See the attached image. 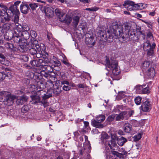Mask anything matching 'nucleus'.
I'll return each instance as SVG.
<instances>
[{"mask_svg":"<svg viewBox=\"0 0 159 159\" xmlns=\"http://www.w3.org/2000/svg\"><path fill=\"white\" fill-rule=\"evenodd\" d=\"M35 93L36 95L40 98L42 96H43V94H44V91L42 90H38L37 92L35 91Z\"/></svg>","mask_w":159,"mask_h":159,"instance_id":"obj_44","label":"nucleus"},{"mask_svg":"<svg viewBox=\"0 0 159 159\" xmlns=\"http://www.w3.org/2000/svg\"><path fill=\"white\" fill-rule=\"evenodd\" d=\"M124 30L123 31V42L125 43L127 42L126 40L128 39L129 35H127V34H130V36H131L132 35V30H131V27L127 23L125 24L124 25Z\"/></svg>","mask_w":159,"mask_h":159,"instance_id":"obj_8","label":"nucleus"},{"mask_svg":"<svg viewBox=\"0 0 159 159\" xmlns=\"http://www.w3.org/2000/svg\"><path fill=\"white\" fill-rule=\"evenodd\" d=\"M98 9V8L97 7H92L91 8H87L86 9V10L90 11H96Z\"/></svg>","mask_w":159,"mask_h":159,"instance_id":"obj_62","label":"nucleus"},{"mask_svg":"<svg viewBox=\"0 0 159 159\" xmlns=\"http://www.w3.org/2000/svg\"><path fill=\"white\" fill-rule=\"evenodd\" d=\"M133 140L135 142H137L139 140V133L137 135H135L133 137Z\"/></svg>","mask_w":159,"mask_h":159,"instance_id":"obj_54","label":"nucleus"},{"mask_svg":"<svg viewBox=\"0 0 159 159\" xmlns=\"http://www.w3.org/2000/svg\"><path fill=\"white\" fill-rule=\"evenodd\" d=\"M141 107L143 111L147 112L149 111L151 108L149 102L146 101L143 102Z\"/></svg>","mask_w":159,"mask_h":159,"instance_id":"obj_15","label":"nucleus"},{"mask_svg":"<svg viewBox=\"0 0 159 159\" xmlns=\"http://www.w3.org/2000/svg\"><path fill=\"white\" fill-rule=\"evenodd\" d=\"M50 61L48 60L45 57L44 59L43 62V65H42L41 66H43L44 67L48 65V64L49 63H50Z\"/></svg>","mask_w":159,"mask_h":159,"instance_id":"obj_46","label":"nucleus"},{"mask_svg":"<svg viewBox=\"0 0 159 159\" xmlns=\"http://www.w3.org/2000/svg\"><path fill=\"white\" fill-rule=\"evenodd\" d=\"M122 6L123 7L125 8L127 10L138 11L139 10V4L130 0L125 1Z\"/></svg>","mask_w":159,"mask_h":159,"instance_id":"obj_6","label":"nucleus"},{"mask_svg":"<svg viewBox=\"0 0 159 159\" xmlns=\"http://www.w3.org/2000/svg\"><path fill=\"white\" fill-rule=\"evenodd\" d=\"M8 12V11L7 10H1L0 9V16L3 17Z\"/></svg>","mask_w":159,"mask_h":159,"instance_id":"obj_51","label":"nucleus"},{"mask_svg":"<svg viewBox=\"0 0 159 159\" xmlns=\"http://www.w3.org/2000/svg\"><path fill=\"white\" fill-rule=\"evenodd\" d=\"M134 101L137 105H139V96H138L135 98Z\"/></svg>","mask_w":159,"mask_h":159,"instance_id":"obj_64","label":"nucleus"},{"mask_svg":"<svg viewBox=\"0 0 159 159\" xmlns=\"http://www.w3.org/2000/svg\"><path fill=\"white\" fill-rule=\"evenodd\" d=\"M0 7L2 8L1 10H7L8 11V9L7 8V7L3 4H0Z\"/></svg>","mask_w":159,"mask_h":159,"instance_id":"obj_61","label":"nucleus"},{"mask_svg":"<svg viewBox=\"0 0 159 159\" xmlns=\"http://www.w3.org/2000/svg\"><path fill=\"white\" fill-rule=\"evenodd\" d=\"M110 30L111 33L113 35L114 38H121L123 39V29L122 26L118 25L116 22L113 23L110 27Z\"/></svg>","mask_w":159,"mask_h":159,"instance_id":"obj_1","label":"nucleus"},{"mask_svg":"<svg viewBox=\"0 0 159 159\" xmlns=\"http://www.w3.org/2000/svg\"><path fill=\"white\" fill-rule=\"evenodd\" d=\"M50 63L54 64L53 65H52L51 66H61V63L59 61H53L52 60H51L50 61Z\"/></svg>","mask_w":159,"mask_h":159,"instance_id":"obj_42","label":"nucleus"},{"mask_svg":"<svg viewBox=\"0 0 159 159\" xmlns=\"http://www.w3.org/2000/svg\"><path fill=\"white\" fill-rule=\"evenodd\" d=\"M5 46L7 48L10 50H12L14 48V46L12 44L8 43L5 44Z\"/></svg>","mask_w":159,"mask_h":159,"instance_id":"obj_45","label":"nucleus"},{"mask_svg":"<svg viewBox=\"0 0 159 159\" xmlns=\"http://www.w3.org/2000/svg\"><path fill=\"white\" fill-rule=\"evenodd\" d=\"M46 15L49 17H52L53 15L54 12L51 7H48L45 10Z\"/></svg>","mask_w":159,"mask_h":159,"instance_id":"obj_22","label":"nucleus"},{"mask_svg":"<svg viewBox=\"0 0 159 159\" xmlns=\"http://www.w3.org/2000/svg\"><path fill=\"white\" fill-rule=\"evenodd\" d=\"M80 17L77 15H75L73 17L72 23L73 25L76 27L79 21Z\"/></svg>","mask_w":159,"mask_h":159,"instance_id":"obj_21","label":"nucleus"},{"mask_svg":"<svg viewBox=\"0 0 159 159\" xmlns=\"http://www.w3.org/2000/svg\"><path fill=\"white\" fill-rule=\"evenodd\" d=\"M146 5L142 3H140V10H142L143 9L145 8Z\"/></svg>","mask_w":159,"mask_h":159,"instance_id":"obj_63","label":"nucleus"},{"mask_svg":"<svg viewBox=\"0 0 159 159\" xmlns=\"http://www.w3.org/2000/svg\"><path fill=\"white\" fill-rule=\"evenodd\" d=\"M30 97L32 100L33 103L34 104H36L40 102V98L36 95L35 91L31 92Z\"/></svg>","mask_w":159,"mask_h":159,"instance_id":"obj_16","label":"nucleus"},{"mask_svg":"<svg viewBox=\"0 0 159 159\" xmlns=\"http://www.w3.org/2000/svg\"><path fill=\"white\" fill-rule=\"evenodd\" d=\"M134 111L133 110H127L126 111H122L120 114L123 120L124 119H127L128 118L131 116L133 113Z\"/></svg>","mask_w":159,"mask_h":159,"instance_id":"obj_10","label":"nucleus"},{"mask_svg":"<svg viewBox=\"0 0 159 159\" xmlns=\"http://www.w3.org/2000/svg\"><path fill=\"white\" fill-rule=\"evenodd\" d=\"M132 125L129 123L125 124L124 130L126 132L129 133L131 130Z\"/></svg>","mask_w":159,"mask_h":159,"instance_id":"obj_32","label":"nucleus"},{"mask_svg":"<svg viewBox=\"0 0 159 159\" xmlns=\"http://www.w3.org/2000/svg\"><path fill=\"white\" fill-rule=\"evenodd\" d=\"M117 141L118 145L120 146H122L127 141V139L123 137H121L118 138Z\"/></svg>","mask_w":159,"mask_h":159,"instance_id":"obj_23","label":"nucleus"},{"mask_svg":"<svg viewBox=\"0 0 159 159\" xmlns=\"http://www.w3.org/2000/svg\"><path fill=\"white\" fill-rule=\"evenodd\" d=\"M18 50L22 52H25L28 50L29 48L27 46L20 45L18 47Z\"/></svg>","mask_w":159,"mask_h":159,"instance_id":"obj_27","label":"nucleus"},{"mask_svg":"<svg viewBox=\"0 0 159 159\" xmlns=\"http://www.w3.org/2000/svg\"><path fill=\"white\" fill-rule=\"evenodd\" d=\"M44 68L45 69V70H43L41 72V74L42 76L49 79L50 81H56V75L54 73L52 72L53 69L51 66L48 65L44 67Z\"/></svg>","mask_w":159,"mask_h":159,"instance_id":"obj_2","label":"nucleus"},{"mask_svg":"<svg viewBox=\"0 0 159 159\" xmlns=\"http://www.w3.org/2000/svg\"><path fill=\"white\" fill-rule=\"evenodd\" d=\"M3 29L6 31L9 30L12 27V24L11 23H6L2 25Z\"/></svg>","mask_w":159,"mask_h":159,"instance_id":"obj_30","label":"nucleus"},{"mask_svg":"<svg viewBox=\"0 0 159 159\" xmlns=\"http://www.w3.org/2000/svg\"><path fill=\"white\" fill-rule=\"evenodd\" d=\"M116 119L117 121H120L121 120H123V119H122V117L120 113L119 114L117 115L116 118Z\"/></svg>","mask_w":159,"mask_h":159,"instance_id":"obj_59","label":"nucleus"},{"mask_svg":"<svg viewBox=\"0 0 159 159\" xmlns=\"http://www.w3.org/2000/svg\"><path fill=\"white\" fill-rule=\"evenodd\" d=\"M60 20L62 22H64L69 25L70 24L71 21L72 20V19L69 15H64L63 17L60 18Z\"/></svg>","mask_w":159,"mask_h":159,"instance_id":"obj_19","label":"nucleus"},{"mask_svg":"<svg viewBox=\"0 0 159 159\" xmlns=\"http://www.w3.org/2000/svg\"><path fill=\"white\" fill-rule=\"evenodd\" d=\"M110 31L109 30L107 31L108 34H109V36L107 38V33L105 31L99 30L98 32V36L100 37L101 40L103 41H107L109 42H112L113 41L114 38L112 33H111V34H110Z\"/></svg>","mask_w":159,"mask_h":159,"instance_id":"obj_7","label":"nucleus"},{"mask_svg":"<svg viewBox=\"0 0 159 159\" xmlns=\"http://www.w3.org/2000/svg\"><path fill=\"white\" fill-rule=\"evenodd\" d=\"M30 64L32 66L34 67H39L38 62V60L34 59L32 60L30 62Z\"/></svg>","mask_w":159,"mask_h":159,"instance_id":"obj_40","label":"nucleus"},{"mask_svg":"<svg viewBox=\"0 0 159 159\" xmlns=\"http://www.w3.org/2000/svg\"><path fill=\"white\" fill-rule=\"evenodd\" d=\"M125 95L123 92H119L116 97V98L118 100H119L121 99L122 98L125 97Z\"/></svg>","mask_w":159,"mask_h":159,"instance_id":"obj_43","label":"nucleus"},{"mask_svg":"<svg viewBox=\"0 0 159 159\" xmlns=\"http://www.w3.org/2000/svg\"><path fill=\"white\" fill-rule=\"evenodd\" d=\"M115 117V116L114 115L110 116L107 119V120L109 122L112 121L114 120Z\"/></svg>","mask_w":159,"mask_h":159,"instance_id":"obj_55","label":"nucleus"},{"mask_svg":"<svg viewBox=\"0 0 159 159\" xmlns=\"http://www.w3.org/2000/svg\"><path fill=\"white\" fill-rule=\"evenodd\" d=\"M22 59L24 61L27 62L29 60V57L28 56L24 55L22 56Z\"/></svg>","mask_w":159,"mask_h":159,"instance_id":"obj_58","label":"nucleus"},{"mask_svg":"<svg viewBox=\"0 0 159 159\" xmlns=\"http://www.w3.org/2000/svg\"><path fill=\"white\" fill-rule=\"evenodd\" d=\"M11 77V73L8 69H6L4 71L0 72V80H3L6 77L10 78Z\"/></svg>","mask_w":159,"mask_h":159,"instance_id":"obj_11","label":"nucleus"},{"mask_svg":"<svg viewBox=\"0 0 159 159\" xmlns=\"http://www.w3.org/2000/svg\"><path fill=\"white\" fill-rule=\"evenodd\" d=\"M105 61L107 67L112 69V73L114 75H117L119 74L120 71L117 67L118 63L116 61L112 60L110 62L109 59L106 57Z\"/></svg>","mask_w":159,"mask_h":159,"instance_id":"obj_5","label":"nucleus"},{"mask_svg":"<svg viewBox=\"0 0 159 159\" xmlns=\"http://www.w3.org/2000/svg\"><path fill=\"white\" fill-rule=\"evenodd\" d=\"M4 52V49L0 51V63L3 65L8 66L10 64V62L6 59L5 57L2 54Z\"/></svg>","mask_w":159,"mask_h":159,"instance_id":"obj_13","label":"nucleus"},{"mask_svg":"<svg viewBox=\"0 0 159 159\" xmlns=\"http://www.w3.org/2000/svg\"><path fill=\"white\" fill-rule=\"evenodd\" d=\"M137 34V32L136 31H134V30H132V35L131 36H130V34H127V35H129L128 39L126 40L125 41H128L129 39H132L133 40H136L137 39V38H138V37H136Z\"/></svg>","mask_w":159,"mask_h":159,"instance_id":"obj_26","label":"nucleus"},{"mask_svg":"<svg viewBox=\"0 0 159 159\" xmlns=\"http://www.w3.org/2000/svg\"><path fill=\"white\" fill-rule=\"evenodd\" d=\"M22 34V38L23 37L26 40L30 38V34L28 31H23L21 32Z\"/></svg>","mask_w":159,"mask_h":159,"instance_id":"obj_36","label":"nucleus"},{"mask_svg":"<svg viewBox=\"0 0 159 159\" xmlns=\"http://www.w3.org/2000/svg\"><path fill=\"white\" fill-rule=\"evenodd\" d=\"M150 64L149 61H144L142 65L141 68L144 70H145L149 66Z\"/></svg>","mask_w":159,"mask_h":159,"instance_id":"obj_39","label":"nucleus"},{"mask_svg":"<svg viewBox=\"0 0 159 159\" xmlns=\"http://www.w3.org/2000/svg\"><path fill=\"white\" fill-rule=\"evenodd\" d=\"M60 82H61V87H62V86L63 85H65V84H66V85H67L70 84L69 82L66 80H62V81H60L59 82V84H60Z\"/></svg>","mask_w":159,"mask_h":159,"instance_id":"obj_57","label":"nucleus"},{"mask_svg":"<svg viewBox=\"0 0 159 159\" xmlns=\"http://www.w3.org/2000/svg\"><path fill=\"white\" fill-rule=\"evenodd\" d=\"M62 87L63 90L66 91L69 90L71 88V86L70 85H67V86H63Z\"/></svg>","mask_w":159,"mask_h":159,"instance_id":"obj_48","label":"nucleus"},{"mask_svg":"<svg viewBox=\"0 0 159 159\" xmlns=\"http://www.w3.org/2000/svg\"><path fill=\"white\" fill-rule=\"evenodd\" d=\"M39 103H41L43 104L44 107H46L48 106V102L45 100H42L41 101H40V102Z\"/></svg>","mask_w":159,"mask_h":159,"instance_id":"obj_52","label":"nucleus"},{"mask_svg":"<svg viewBox=\"0 0 159 159\" xmlns=\"http://www.w3.org/2000/svg\"><path fill=\"white\" fill-rule=\"evenodd\" d=\"M8 11V12L7 13V14H6L5 16H3V19L4 20V21L8 22L10 21L11 18V15H9L8 14L9 13Z\"/></svg>","mask_w":159,"mask_h":159,"instance_id":"obj_37","label":"nucleus"},{"mask_svg":"<svg viewBox=\"0 0 159 159\" xmlns=\"http://www.w3.org/2000/svg\"><path fill=\"white\" fill-rule=\"evenodd\" d=\"M61 86L57 87L53 90V92L54 94L57 95H58L61 92L62 90Z\"/></svg>","mask_w":159,"mask_h":159,"instance_id":"obj_35","label":"nucleus"},{"mask_svg":"<svg viewBox=\"0 0 159 159\" xmlns=\"http://www.w3.org/2000/svg\"><path fill=\"white\" fill-rule=\"evenodd\" d=\"M150 43L149 41L148 40L146 41V42L143 43V48L144 50L147 51L150 49Z\"/></svg>","mask_w":159,"mask_h":159,"instance_id":"obj_31","label":"nucleus"},{"mask_svg":"<svg viewBox=\"0 0 159 159\" xmlns=\"http://www.w3.org/2000/svg\"><path fill=\"white\" fill-rule=\"evenodd\" d=\"M105 116L103 115H100L98 116L96 120L97 121L100 122L101 123L102 122L105 120Z\"/></svg>","mask_w":159,"mask_h":159,"instance_id":"obj_38","label":"nucleus"},{"mask_svg":"<svg viewBox=\"0 0 159 159\" xmlns=\"http://www.w3.org/2000/svg\"><path fill=\"white\" fill-rule=\"evenodd\" d=\"M30 33L33 39H35L36 37L37 34L35 31L31 30L30 32Z\"/></svg>","mask_w":159,"mask_h":159,"instance_id":"obj_47","label":"nucleus"},{"mask_svg":"<svg viewBox=\"0 0 159 159\" xmlns=\"http://www.w3.org/2000/svg\"><path fill=\"white\" fill-rule=\"evenodd\" d=\"M21 2L20 1H17L15 2L13 5L11 6L8 10V11H11L13 14L18 15L20 13L19 9L18 8V6L20 4Z\"/></svg>","mask_w":159,"mask_h":159,"instance_id":"obj_9","label":"nucleus"},{"mask_svg":"<svg viewBox=\"0 0 159 159\" xmlns=\"http://www.w3.org/2000/svg\"><path fill=\"white\" fill-rule=\"evenodd\" d=\"M17 26L16 29L18 31L20 32H23V31L28 32L30 30L29 26L26 24H23L22 26L21 25H16Z\"/></svg>","mask_w":159,"mask_h":159,"instance_id":"obj_17","label":"nucleus"},{"mask_svg":"<svg viewBox=\"0 0 159 159\" xmlns=\"http://www.w3.org/2000/svg\"><path fill=\"white\" fill-rule=\"evenodd\" d=\"M147 54L149 56H152L154 53L153 49H149L147 51Z\"/></svg>","mask_w":159,"mask_h":159,"instance_id":"obj_53","label":"nucleus"},{"mask_svg":"<svg viewBox=\"0 0 159 159\" xmlns=\"http://www.w3.org/2000/svg\"><path fill=\"white\" fill-rule=\"evenodd\" d=\"M112 154L113 155L116 156L119 158H122V154H121V153H119L117 152L116 151H113L112 152Z\"/></svg>","mask_w":159,"mask_h":159,"instance_id":"obj_49","label":"nucleus"},{"mask_svg":"<svg viewBox=\"0 0 159 159\" xmlns=\"http://www.w3.org/2000/svg\"><path fill=\"white\" fill-rule=\"evenodd\" d=\"M15 15L14 18V21L16 24H18L17 23L19 20V16L17 15Z\"/></svg>","mask_w":159,"mask_h":159,"instance_id":"obj_60","label":"nucleus"},{"mask_svg":"<svg viewBox=\"0 0 159 159\" xmlns=\"http://www.w3.org/2000/svg\"><path fill=\"white\" fill-rule=\"evenodd\" d=\"M28 100L27 97L26 96L20 97L17 99L16 103L18 105H22L26 102Z\"/></svg>","mask_w":159,"mask_h":159,"instance_id":"obj_20","label":"nucleus"},{"mask_svg":"<svg viewBox=\"0 0 159 159\" xmlns=\"http://www.w3.org/2000/svg\"><path fill=\"white\" fill-rule=\"evenodd\" d=\"M43 95L44 96L42 97L43 100L47 99L52 96V94L51 93H49L48 94H46L44 93V94Z\"/></svg>","mask_w":159,"mask_h":159,"instance_id":"obj_50","label":"nucleus"},{"mask_svg":"<svg viewBox=\"0 0 159 159\" xmlns=\"http://www.w3.org/2000/svg\"><path fill=\"white\" fill-rule=\"evenodd\" d=\"M29 53L30 54L34 56V57L36 54L37 53V52H38L36 48H35V47H32L31 48L29 49Z\"/></svg>","mask_w":159,"mask_h":159,"instance_id":"obj_33","label":"nucleus"},{"mask_svg":"<svg viewBox=\"0 0 159 159\" xmlns=\"http://www.w3.org/2000/svg\"><path fill=\"white\" fill-rule=\"evenodd\" d=\"M147 75L149 78L152 79L155 75V70L153 68H151L148 70Z\"/></svg>","mask_w":159,"mask_h":159,"instance_id":"obj_25","label":"nucleus"},{"mask_svg":"<svg viewBox=\"0 0 159 159\" xmlns=\"http://www.w3.org/2000/svg\"><path fill=\"white\" fill-rule=\"evenodd\" d=\"M32 10L33 11L36 10V8L38 7L39 4L38 3H30L29 5Z\"/></svg>","mask_w":159,"mask_h":159,"instance_id":"obj_41","label":"nucleus"},{"mask_svg":"<svg viewBox=\"0 0 159 159\" xmlns=\"http://www.w3.org/2000/svg\"><path fill=\"white\" fill-rule=\"evenodd\" d=\"M145 85H140V90H141V88H142V90L141 91V93L143 94H148L150 92V90L148 87H146L143 88V86L144 87Z\"/></svg>","mask_w":159,"mask_h":159,"instance_id":"obj_28","label":"nucleus"},{"mask_svg":"<svg viewBox=\"0 0 159 159\" xmlns=\"http://www.w3.org/2000/svg\"><path fill=\"white\" fill-rule=\"evenodd\" d=\"M30 105H24L21 109V112L23 113H25L28 112L30 107Z\"/></svg>","mask_w":159,"mask_h":159,"instance_id":"obj_34","label":"nucleus"},{"mask_svg":"<svg viewBox=\"0 0 159 159\" xmlns=\"http://www.w3.org/2000/svg\"><path fill=\"white\" fill-rule=\"evenodd\" d=\"M55 14L60 20V18L63 17L64 16V14L61 12V10L58 8H56L55 10Z\"/></svg>","mask_w":159,"mask_h":159,"instance_id":"obj_29","label":"nucleus"},{"mask_svg":"<svg viewBox=\"0 0 159 159\" xmlns=\"http://www.w3.org/2000/svg\"><path fill=\"white\" fill-rule=\"evenodd\" d=\"M111 139L113 140H115L117 138V135L114 132H111Z\"/></svg>","mask_w":159,"mask_h":159,"instance_id":"obj_56","label":"nucleus"},{"mask_svg":"<svg viewBox=\"0 0 159 159\" xmlns=\"http://www.w3.org/2000/svg\"><path fill=\"white\" fill-rule=\"evenodd\" d=\"M20 10L22 13L25 14H27L29 11H30L29 5L23 3L20 4Z\"/></svg>","mask_w":159,"mask_h":159,"instance_id":"obj_14","label":"nucleus"},{"mask_svg":"<svg viewBox=\"0 0 159 159\" xmlns=\"http://www.w3.org/2000/svg\"><path fill=\"white\" fill-rule=\"evenodd\" d=\"M1 94L2 95V97L4 98L3 102L5 105L10 106L13 103L14 100L16 98V96L12 94L10 92L5 91H2Z\"/></svg>","mask_w":159,"mask_h":159,"instance_id":"obj_3","label":"nucleus"},{"mask_svg":"<svg viewBox=\"0 0 159 159\" xmlns=\"http://www.w3.org/2000/svg\"><path fill=\"white\" fill-rule=\"evenodd\" d=\"M16 29L9 33L8 39H12L16 43H20L21 40L22 34Z\"/></svg>","mask_w":159,"mask_h":159,"instance_id":"obj_4","label":"nucleus"},{"mask_svg":"<svg viewBox=\"0 0 159 159\" xmlns=\"http://www.w3.org/2000/svg\"><path fill=\"white\" fill-rule=\"evenodd\" d=\"M85 43L87 44L90 45L89 47H92L94 46L96 42V40L93 36L86 37L85 39Z\"/></svg>","mask_w":159,"mask_h":159,"instance_id":"obj_12","label":"nucleus"},{"mask_svg":"<svg viewBox=\"0 0 159 159\" xmlns=\"http://www.w3.org/2000/svg\"><path fill=\"white\" fill-rule=\"evenodd\" d=\"M31 47L36 48L38 52L41 51L42 49L39 46L37 40L35 39H31Z\"/></svg>","mask_w":159,"mask_h":159,"instance_id":"obj_18","label":"nucleus"},{"mask_svg":"<svg viewBox=\"0 0 159 159\" xmlns=\"http://www.w3.org/2000/svg\"><path fill=\"white\" fill-rule=\"evenodd\" d=\"M92 124L93 126L99 128H102L104 127L103 125L101 123L96 120H94L92 122Z\"/></svg>","mask_w":159,"mask_h":159,"instance_id":"obj_24","label":"nucleus"}]
</instances>
